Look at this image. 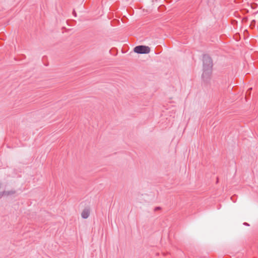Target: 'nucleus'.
I'll use <instances>...</instances> for the list:
<instances>
[{
  "instance_id": "2",
  "label": "nucleus",
  "mask_w": 258,
  "mask_h": 258,
  "mask_svg": "<svg viewBox=\"0 0 258 258\" xmlns=\"http://www.w3.org/2000/svg\"><path fill=\"white\" fill-rule=\"evenodd\" d=\"M134 50L137 53L148 54L150 52V48L148 46L139 45L136 46Z\"/></svg>"
},
{
  "instance_id": "1",
  "label": "nucleus",
  "mask_w": 258,
  "mask_h": 258,
  "mask_svg": "<svg viewBox=\"0 0 258 258\" xmlns=\"http://www.w3.org/2000/svg\"><path fill=\"white\" fill-rule=\"evenodd\" d=\"M213 67V62L211 58L207 54L203 56V73L202 77L208 79L210 77Z\"/></svg>"
},
{
  "instance_id": "6",
  "label": "nucleus",
  "mask_w": 258,
  "mask_h": 258,
  "mask_svg": "<svg viewBox=\"0 0 258 258\" xmlns=\"http://www.w3.org/2000/svg\"><path fill=\"white\" fill-rule=\"evenodd\" d=\"M73 13L75 15V16H76V12L75 11H74Z\"/></svg>"
},
{
  "instance_id": "5",
  "label": "nucleus",
  "mask_w": 258,
  "mask_h": 258,
  "mask_svg": "<svg viewBox=\"0 0 258 258\" xmlns=\"http://www.w3.org/2000/svg\"><path fill=\"white\" fill-rule=\"evenodd\" d=\"M244 224L245 225H248V224L247 223H244Z\"/></svg>"
},
{
  "instance_id": "4",
  "label": "nucleus",
  "mask_w": 258,
  "mask_h": 258,
  "mask_svg": "<svg viewBox=\"0 0 258 258\" xmlns=\"http://www.w3.org/2000/svg\"><path fill=\"white\" fill-rule=\"evenodd\" d=\"M3 193H4V196H9V195H12L14 194L15 193V191L14 190H11L4 191Z\"/></svg>"
},
{
  "instance_id": "7",
  "label": "nucleus",
  "mask_w": 258,
  "mask_h": 258,
  "mask_svg": "<svg viewBox=\"0 0 258 258\" xmlns=\"http://www.w3.org/2000/svg\"><path fill=\"white\" fill-rule=\"evenodd\" d=\"M158 209H159V207H157V208H156V210H158Z\"/></svg>"
},
{
  "instance_id": "3",
  "label": "nucleus",
  "mask_w": 258,
  "mask_h": 258,
  "mask_svg": "<svg viewBox=\"0 0 258 258\" xmlns=\"http://www.w3.org/2000/svg\"><path fill=\"white\" fill-rule=\"evenodd\" d=\"M90 214V209L88 208H86L83 210L81 213V216L83 219H87L89 217Z\"/></svg>"
}]
</instances>
